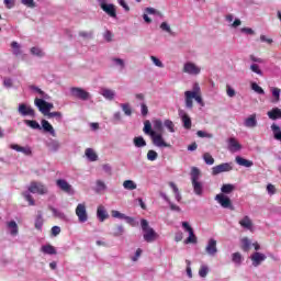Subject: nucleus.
<instances>
[{
  "mask_svg": "<svg viewBox=\"0 0 281 281\" xmlns=\"http://www.w3.org/2000/svg\"><path fill=\"white\" fill-rule=\"evenodd\" d=\"M18 113H20L22 117H36V112L34 111V109L25 103L19 104Z\"/></svg>",
  "mask_w": 281,
  "mask_h": 281,
  "instance_id": "11",
  "label": "nucleus"
},
{
  "mask_svg": "<svg viewBox=\"0 0 281 281\" xmlns=\"http://www.w3.org/2000/svg\"><path fill=\"white\" fill-rule=\"evenodd\" d=\"M235 161L238 164V166H243L244 168H251V166H254V161L245 159L240 156H237Z\"/></svg>",
  "mask_w": 281,
  "mask_h": 281,
  "instance_id": "27",
  "label": "nucleus"
},
{
  "mask_svg": "<svg viewBox=\"0 0 281 281\" xmlns=\"http://www.w3.org/2000/svg\"><path fill=\"white\" fill-rule=\"evenodd\" d=\"M190 93H193V95H201V86H199V83H193V88L190 91Z\"/></svg>",
  "mask_w": 281,
  "mask_h": 281,
  "instance_id": "61",
  "label": "nucleus"
},
{
  "mask_svg": "<svg viewBox=\"0 0 281 281\" xmlns=\"http://www.w3.org/2000/svg\"><path fill=\"white\" fill-rule=\"evenodd\" d=\"M50 211L53 212V216H55V218H59V221H67V215L65 212L56 207H50Z\"/></svg>",
  "mask_w": 281,
  "mask_h": 281,
  "instance_id": "33",
  "label": "nucleus"
},
{
  "mask_svg": "<svg viewBox=\"0 0 281 281\" xmlns=\"http://www.w3.org/2000/svg\"><path fill=\"white\" fill-rule=\"evenodd\" d=\"M233 190H235L234 184H223L221 188V192H223V194H232Z\"/></svg>",
  "mask_w": 281,
  "mask_h": 281,
  "instance_id": "49",
  "label": "nucleus"
},
{
  "mask_svg": "<svg viewBox=\"0 0 281 281\" xmlns=\"http://www.w3.org/2000/svg\"><path fill=\"white\" fill-rule=\"evenodd\" d=\"M124 234V226L119 225L116 228L113 229V236H122Z\"/></svg>",
  "mask_w": 281,
  "mask_h": 281,
  "instance_id": "63",
  "label": "nucleus"
},
{
  "mask_svg": "<svg viewBox=\"0 0 281 281\" xmlns=\"http://www.w3.org/2000/svg\"><path fill=\"white\" fill-rule=\"evenodd\" d=\"M21 3L26 8H31V9L36 8V2H34V0H21Z\"/></svg>",
  "mask_w": 281,
  "mask_h": 281,
  "instance_id": "60",
  "label": "nucleus"
},
{
  "mask_svg": "<svg viewBox=\"0 0 281 281\" xmlns=\"http://www.w3.org/2000/svg\"><path fill=\"white\" fill-rule=\"evenodd\" d=\"M70 95H72V98H77V100H82L83 102H87V100H91V93L78 87L70 88Z\"/></svg>",
  "mask_w": 281,
  "mask_h": 281,
  "instance_id": "5",
  "label": "nucleus"
},
{
  "mask_svg": "<svg viewBox=\"0 0 281 281\" xmlns=\"http://www.w3.org/2000/svg\"><path fill=\"white\" fill-rule=\"evenodd\" d=\"M227 143H228V150L231 153H238V150L243 148L240 143H238V140L235 137L228 138Z\"/></svg>",
  "mask_w": 281,
  "mask_h": 281,
  "instance_id": "17",
  "label": "nucleus"
},
{
  "mask_svg": "<svg viewBox=\"0 0 281 281\" xmlns=\"http://www.w3.org/2000/svg\"><path fill=\"white\" fill-rule=\"evenodd\" d=\"M145 12L147 14H153L154 16H158V19H164V13H161V11L153 8V7H148L145 9Z\"/></svg>",
  "mask_w": 281,
  "mask_h": 281,
  "instance_id": "39",
  "label": "nucleus"
},
{
  "mask_svg": "<svg viewBox=\"0 0 281 281\" xmlns=\"http://www.w3.org/2000/svg\"><path fill=\"white\" fill-rule=\"evenodd\" d=\"M85 155L88 160L98 161V154H95V150H93V148H87Z\"/></svg>",
  "mask_w": 281,
  "mask_h": 281,
  "instance_id": "34",
  "label": "nucleus"
},
{
  "mask_svg": "<svg viewBox=\"0 0 281 281\" xmlns=\"http://www.w3.org/2000/svg\"><path fill=\"white\" fill-rule=\"evenodd\" d=\"M35 106H37L38 111L43 113V115H48L49 110L47 108V104L45 103V99H35Z\"/></svg>",
  "mask_w": 281,
  "mask_h": 281,
  "instance_id": "21",
  "label": "nucleus"
},
{
  "mask_svg": "<svg viewBox=\"0 0 281 281\" xmlns=\"http://www.w3.org/2000/svg\"><path fill=\"white\" fill-rule=\"evenodd\" d=\"M202 159L206 166H214V157H212V154L204 153Z\"/></svg>",
  "mask_w": 281,
  "mask_h": 281,
  "instance_id": "45",
  "label": "nucleus"
},
{
  "mask_svg": "<svg viewBox=\"0 0 281 281\" xmlns=\"http://www.w3.org/2000/svg\"><path fill=\"white\" fill-rule=\"evenodd\" d=\"M123 188L125 190H137V184L133 180H125L123 182Z\"/></svg>",
  "mask_w": 281,
  "mask_h": 281,
  "instance_id": "46",
  "label": "nucleus"
},
{
  "mask_svg": "<svg viewBox=\"0 0 281 281\" xmlns=\"http://www.w3.org/2000/svg\"><path fill=\"white\" fill-rule=\"evenodd\" d=\"M178 115L182 120L183 127L187 128V131H190V128H192V119L189 117L186 110H179Z\"/></svg>",
  "mask_w": 281,
  "mask_h": 281,
  "instance_id": "14",
  "label": "nucleus"
},
{
  "mask_svg": "<svg viewBox=\"0 0 281 281\" xmlns=\"http://www.w3.org/2000/svg\"><path fill=\"white\" fill-rule=\"evenodd\" d=\"M164 126L169 131V133H175V123L171 120H165Z\"/></svg>",
  "mask_w": 281,
  "mask_h": 281,
  "instance_id": "55",
  "label": "nucleus"
},
{
  "mask_svg": "<svg viewBox=\"0 0 281 281\" xmlns=\"http://www.w3.org/2000/svg\"><path fill=\"white\" fill-rule=\"evenodd\" d=\"M31 89L32 91H35V93H38L40 98L43 100H49V94L45 93V91L41 90V88L32 86Z\"/></svg>",
  "mask_w": 281,
  "mask_h": 281,
  "instance_id": "44",
  "label": "nucleus"
},
{
  "mask_svg": "<svg viewBox=\"0 0 281 281\" xmlns=\"http://www.w3.org/2000/svg\"><path fill=\"white\" fill-rule=\"evenodd\" d=\"M11 48L13 56H21L23 54V50L21 49V44H19V42H12Z\"/></svg>",
  "mask_w": 281,
  "mask_h": 281,
  "instance_id": "36",
  "label": "nucleus"
},
{
  "mask_svg": "<svg viewBox=\"0 0 281 281\" xmlns=\"http://www.w3.org/2000/svg\"><path fill=\"white\" fill-rule=\"evenodd\" d=\"M101 10H103V12H105V14H108V16H111V19H117V12L115 10V4H113V3L105 4V5H103V8Z\"/></svg>",
  "mask_w": 281,
  "mask_h": 281,
  "instance_id": "20",
  "label": "nucleus"
},
{
  "mask_svg": "<svg viewBox=\"0 0 281 281\" xmlns=\"http://www.w3.org/2000/svg\"><path fill=\"white\" fill-rule=\"evenodd\" d=\"M112 65L114 67H117L120 71H124V69L126 68V63L124 61V59L117 57L112 58Z\"/></svg>",
  "mask_w": 281,
  "mask_h": 281,
  "instance_id": "29",
  "label": "nucleus"
},
{
  "mask_svg": "<svg viewBox=\"0 0 281 281\" xmlns=\"http://www.w3.org/2000/svg\"><path fill=\"white\" fill-rule=\"evenodd\" d=\"M232 170H234V164L223 162V164L214 166L212 168V176L216 177L217 175H221L222 172H232Z\"/></svg>",
  "mask_w": 281,
  "mask_h": 281,
  "instance_id": "9",
  "label": "nucleus"
},
{
  "mask_svg": "<svg viewBox=\"0 0 281 281\" xmlns=\"http://www.w3.org/2000/svg\"><path fill=\"white\" fill-rule=\"evenodd\" d=\"M200 177H201V170H199V168L196 167H193L191 169V183H192L193 192L194 194H196V196L203 195V182L199 181Z\"/></svg>",
  "mask_w": 281,
  "mask_h": 281,
  "instance_id": "3",
  "label": "nucleus"
},
{
  "mask_svg": "<svg viewBox=\"0 0 281 281\" xmlns=\"http://www.w3.org/2000/svg\"><path fill=\"white\" fill-rule=\"evenodd\" d=\"M140 227L144 232L143 238L146 243H153L157 238L158 235L155 233V229L148 225V221L142 220Z\"/></svg>",
  "mask_w": 281,
  "mask_h": 281,
  "instance_id": "4",
  "label": "nucleus"
},
{
  "mask_svg": "<svg viewBox=\"0 0 281 281\" xmlns=\"http://www.w3.org/2000/svg\"><path fill=\"white\" fill-rule=\"evenodd\" d=\"M251 239H249V237H244L241 239V249L243 251H249V249H251Z\"/></svg>",
  "mask_w": 281,
  "mask_h": 281,
  "instance_id": "42",
  "label": "nucleus"
},
{
  "mask_svg": "<svg viewBox=\"0 0 281 281\" xmlns=\"http://www.w3.org/2000/svg\"><path fill=\"white\" fill-rule=\"evenodd\" d=\"M57 188L61 190V192H65L66 194H69V196H74L76 194V191L74 190V187L67 182L65 179H58L56 181Z\"/></svg>",
  "mask_w": 281,
  "mask_h": 281,
  "instance_id": "10",
  "label": "nucleus"
},
{
  "mask_svg": "<svg viewBox=\"0 0 281 281\" xmlns=\"http://www.w3.org/2000/svg\"><path fill=\"white\" fill-rule=\"evenodd\" d=\"M150 60L151 63H154L155 67H159L160 69H164V63L159 58L151 55Z\"/></svg>",
  "mask_w": 281,
  "mask_h": 281,
  "instance_id": "58",
  "label": "nucleus"
},
{
  "mask_svg": "<svg viewBox=\"0 0 281 281\" xmlns=\"http://www.w3.org/2000/svg\"><path fill=\"white\" fill-rule=\"evenodd\" d=\"M272 133H273V137L274 139H277V142H281V127L280 125L273 123L271 126H270Z\"/></svg>",
  "mask_w": 281,
  "mask_h": 281,
  "instance_id": "30",
  "label": "nucleus"
},
{
  "mask_svg": "<svg viewBox=\"0 0 281 281\" xmlns=\"http://www.w3.org/2000/svg\"><path fill=\"white\" fill-rule=\"evenodd\" d=\"M41 128L44 133H48L52 137H56V130H54V126L47 120H42Z\"/></svg>",
  "mask_w": 281,
  "mask_h": 281,
  "instance_id": "19",
  "label": "nucleus"
},
{
  "mask_svg": "<svg viewBox=\"0 0 281 281\" xmlns=\"http://www.w3.org/2000/svg\"><path fill=\"white\" fill-rule=\"evenodd\" d=\"M43 223H44V220H43V214L38 213L36 218H35V229H43Z\"/></svg>",
  "mask_w": 281,
  "mask_h": 281,
  "instance_id": "47",
  "label": "nucleus"
},
{
  "mask_svg": "<svg viewBox=\"0 0 281 281\" xmlns=\"http://www.w3.org/2000/svg\"><path fill=\"white\" fill-rule=\"evenodd\" d=\"M270 120H281V110L280 108H273L272 110L268 111L267 113Z\"/></svg>",
  "mask_w": 281,
  "mask_h": 281,
  "instance_id": "26",
  "label": "nucleus"
},
{
  "mask_svg": "<svg viewBox=\"0 0 281 281\" xmlns=\"http://www.w3.org/2000/svg\"><path fill=\"white\" fill-rule=\"evenodd\" d=\"M32 56H36L37 58H43L45 56V52H43V48L38 46H34L30 49Z\"/></svg>",
  "mask_w": 281,
  "mask_h": 281,
  "instance_id": "40",
  "label": "nucleus"
},
{
  "mask_svg": "<svg viewBox=\"0 0 281 281\" xmlns=\"http://www.w3.org/2000/svg\"><path fill=\"white\" fill-rule=\"evenodd\" d=\"M232 260L235 265H243V255L240 252H234L232 255Z\"/></svg>",
  "mask_w": 281,
  "mask_h": 281,
  "instance_id": "51",
  "label": "nucleus"
},
{
  "mask_svg": "<svg viewBox=\"0 0 281 281\" xmlns=\"http://www.w3.org/2000/svg\"><path fill=\"white\" fill-rule=\"evenodd\" d=\"M205 251L209 256H216V254H218V248H216V239L214 238H211L209 241H207V245L205 247Z\"/></svg>",
  "mask_w": 281,
  "mask_h": 281,
  "instance_id": "15",
  "label": "nucleus"
},
{
  "mask_svg": "<svg viewBox=\"0 0 281 281\" xmlns=\"http://www.w3.org/2000/svg\"><path fill=\"white\" fill-rule=\"evenodd\" d=\"M7 229L11 236H19V224L14 221L7 222Z\"/></svg>",
  "mask_w": 281,
  "mask_h": 281,
  "instance_id": "23",
  "label": "nucleus"
},
{
  "mask_svg": "<svg viewBox=\"0 0 281 281\" xmlns=\"http://www.w3.org/2000/svg\"><path fill=\"white\" fill-rule=\"evenodd\" d=\"M182 71L183 74H188V76H199L201 74V67L192 61H187L183 64Z\"/></svg>",
  "mask_w": 281,
  "mask_h": 281,
  "instance_id": "8",
  "label": "nucleus"
},
{
  "mask_svg": "<svg viewBox=\"0 0 281 281\" xmlns=\"http://www.w3.org/2000/svg\"><path fill=\"white\" fill-rule=\"evenodd\" d=\"M207 273H210V268L207 266H201L199 270L200 278H207Z\"/></svg>",
  "mask_w": 281,
  "mask_h": 281,
  "instance_id": "57",
  "label": "nucleus"
},
{
  "mask_svg": "<svg viewBox=\"0 0 281 281\" xmlns=\"http://www.w3.org/2000/svg\"><path fill=\"white\" fill-rule=\"evenodd\" d=\"M47 147L49 148V150H52V153H58V150H60V142H58L57 139H50L47 143Z\"/></svg>",
  "mask_w": 281,
  "mask_h": 281,
  "instance_id": "32",
  "label": "nucleus"
},
{
  "mask_svg": "<svg viewBox=\"0 0 281 281\" xmlns=\"http://www.w3.org/2000/svg\"><path fill=\"white\" fill-rule=\"evenodd\" d=\"M48 190L47 187H45V184H43L42 182H36L33 181L30 183V186L27 187V191L23 192V198L25 199V201L29 202V205H36V202L34 201V198H32V194H47Z\"/></svg>",
  "mask_w": 281,
  "mask_h": 281,
  "instance_id": "2",
  "label": "nucleus"
},
{
  "mask_svg": "<svg viewBox=\"0 0 281 281\" xmlns=\"http://www.w3.org/2000/svg\"><path fill=\"white\" fill-rule=\"evenodd\" d=\"M280 93H281V90L280 88H271V94H272V102L274 104H278V102H280Z\"/></svg>",
  "mask_w": 281,
  "mask_h": 281,
  "instance_id": "41",
  "label": "nucleus"
},
{
  "mask_svg": "<svg viewBox=\"0 0 281 281\" xmlns=\"http://www.w3.org/2000/svg\"><path fill=\"white\" fill-rule=\"evenodd\" d=\"M48 120H52V117H55L57 122H63V113L61 112H49L48 115H46Z\"/></svg>",
  "mask_w": 281,
  "mask_h": 281,
  "instance_id": "53",
  "label": "nucleus"
},
{
  "mask_svg": "<svg viewBox=\"0 0 281 281\" xmlns=\"http://www.w3.org/2000/svg\"><path fill=\"white\" fill-rule=\"evenodd\" d=\"M143 133L150 137L154 146H157V148H170V144L166 143L161 133L153 130V124L148 120L144 122Z\"/></svg>",
  "mask_w": 281,
  "mask_h": 281,
  "instance_id": "1",
  "label": "nucleus"
},
{
  "mask_svg": "<svg viewBox=\"0 0 281 281\" xmlns=\"http://www.w3.org/2000/svg\"><path fill=\"white\" fill-rule=\"evenodd\" d=\"M182 228L189 234V237L184 240V245H196V235H194V229L190 226V223L182 222Z\"/></svg>",
  "mask_w": 281,
  "mask_h": 281,
  "instance_id": "7",
  "label": "nucleus"
},
{
  "mask_svg": "<svg viewBox=\"0 0 281 281\" xmlns=\"http://www.w3.org/2000/svg\"><path fill=\"white\" fill-rule=\"evenodd\" d=\"M101 95L105 98V100H114L115 99V92L109 88L101 89Z\"/></svg>",
  "mask_w": 281,
  "mask_h": 281,
  "instance_id": "31",
  "label": "nucleus"
},
{
  "mask_svg": "<svg viewBox=\"0 0 281 281\" xmlns=\"http://www.w3.org/2000/svg\"><path fill=\"white\" fill-rule=\"evenodd\" d=\"M194 93L190 92V90L184 92V102L187 109H192L194 106Z\"/></svg>",
  "mask_w": 281,
  "mask_h": 281,
  "instance_id": "24",
  "label": "nucleus"
},
{
  "mask_svg": "<svg viewBox=\"0 0 281 281\" xmlns=\"http://www.w3.org/2000/svg\"><path fill=\"white\" fill-rule=\"evenodd\" d=\"M133 144L136 148H144L146 146V139H144V136H136L133 139Z\"/></svg>",
  "mask_w": 281,
  "mask_h": 281,
  "instance_id": "35",
  "label": "nucleus"
},
{
  "mask_svg": "<svg viewBox=\"0 0 281 281\" xmlns=\"http://www.w3.org/2000/svg\"><path fill=\"white\" fill-rule=\"evenodd\" d=\"M160 30H162V32H167V34H172V29H170V24L167 22H162L160 24Z\"/></svg>",
  "mask_w": 281,
  "mask_h": 281,
  "instance_id": "62",
  "label": "nucleus"
},
{
  "mask_svg": "<svg viewBox=\"0 0 281 281\" xmlns=\"http://www.w3.org/2000/svg\"><path fill=\"white\" fill-rule=\"evenodd\" d=\"M111 214L113 218H119L120 221H124V218H126V214L120 213V211H112Z\"/></svg>",
  "mask_w": 281,
  "mask_h": 281,
  "instance_id": "59",
  "label": "nucleus"
},
{
  "mask_svg": "<svg viewBox=\"0 0 281 281\" xmlns=\"http://www.w3.org/2000/svg\"><path fill=\"white\" fill-rule=\"evenodd\" d=\"M157 157H159V154H157V151L150 149L147 153V159L148 161H157Z\"/></svg>",
  "mask_w": 281,
  "mask_h": 281,
  "instance_id": "56",
  "label": "nucleus"
},
{
  "mask_svg": "<svg viewBox=\"0 0 281 281\" xmlns=\"http://www.w3.org/2000/svg\"><path fill=\"white\" fill-rule=\"evenodd\" d=\"M169 187L173 191L176 201H178V203H181V192H179V188L177 187V184H175V182H169Z\"/></svg>",
  "mask_w": 281,
  "mask_h": 281,
  "instance_id": "38",
  "label": "nucleus"
},
{
  "mask_svg": "<svg viewBox=\"0 0 281 281\" xmlns=\"http://www.w3.org/2000/svg\"><path fill=\"white\" fill-rule=\"evenodd\" d=\"M244 126L246 128H256L258 126V119L256 117V114H250L248 117L244 121Z\"/></svg>",
  "mask_w": 281,
  "mask_h": 281,
  "instance_id": "18",
  "label": "nucleus"
},
{
  "mask_svg": "<svg viewBox=\"0 0 281 281\" xmlns=\"http://www.w3.org/2000/svg\"><path fill=\"white\" fill-rule=\"evenodd\" d=\"M251 89L252 91H255V93H258L259 95H265V89H262V87H260L258 83L252 82Z\"/></svg>",
  "mask_w": 281,
  "mask_h": 281,
  "instance_id": "54",
  "label": "nucleus"
},
{
  "mask_svg": "<svg viewBox=\"0 0 281 281\" xmlns=\"http://www.w3.org/2000/svg\"><path fill=\"white\" fill-rule=\"evenodd\" d=\"M140 113L143 117H146V115H148V105H146V102L140 103Z\"/></svg>",
  "mask_w": 281,
  "mask_h": 281,
  "instance_id": "64",
  "label": "nucleus"
},
{
  "mask_svg": "<svg viewBox=\"0 0 281 281\" xmlns=\"http://www.w3.org/2000/svg\"><path fill=\"white\" fill-rule=\"evenodd\" d=\"M42 254H46L47 256H56V248L49 244L41 247Z\"/></svg>",
  "mask_w": 281,
  "mask_h": 281,
  "instance_id": "28",
  "label": "nucleus"
},
{
  "mask_svg": "<svg viewBox=\"0 0 281 281\" xmlns=\"http://www.w3.org/2000/svg\"><path fill=\"white\" fill-rule=\"evenodd\" d=\"M79 223H87L89 221V213H87V204L79 203L75 210Z\"/></svg>",
  "mask_w": 281,
  "mask_h": 281,
  "instance_id": "6",
  "label": "nucleus"
},
{
  "mask_svg": "<svg viewBox=\"0 0 281 281\" xmlns=\"http://www.w3.org/2000/svg\"><path fill=\"white\" fill-rule=\"evenodd\" d=\"M250 71H252V74H256L257 76H265V72H262V69H260V66L258 64H251Z\"/></svg>",
  "mask_w": 281,
  "mask_h": 281,
  "instance_id": "48",
  "label": "nucleus"
},
{
  "mask_svg": "<svg viewBox=\"0 0 281 281\" xmlns=\"http://www.w3.org/2000/svg\"><path fill=\"white\" fill-rule=\"evenodd\" d=\"M153 126L155 133H161V131H164V122L161 121V119L153 120Z\"/></svg>",
  "mask_w": 281,
  "mask_h": 281,
  "instance_id": "37",
  "label": "nucleus"
},
{
  "mask_svg": "<svg viewBox=\"0 0 281 281\" xmlns=\"http://www.w3.org/2000/svg\"><path fill=\"white\" fill-rule=\"evenodd\" d=\"M215 201H217V203H220V205H222L225 210H234L232 200L223 193L217 194L215 196Z\"/></svg>",
  "mask_w": 281,
  "mask_h": 281,
  "instance_id": "12",
  "label": "nucleus"
},
{
  "mask_svg": "<svg viewBox=\"0 0 281 281\" xmlns=\"http://www.w3.org/2000/svg\"><path fill=\"white\" fill-rule=\"evenodd\" d=\"M121 109L124 112L125 115L131 116L133 115V110L131 109V104L128 103H122Z\"/></svg>",
  "mask_w": 281,
  "mask_h": 281,
  "instance_id": "52",
  "label": "nucleus"
},
{
  "mask_svg": "<svg viewBox=\"0 0 281 281\" xmlns=\"http://www.w3.org/2000/svg\"><path fill=\"white\" fill-rule=\"evenodd\" d=\"M239 225L244 228V229H248V232H254V222H251V218L249 216H244V218H241L239 221Z\"/></svg>",
  "mask_w": 281,
  "mask_h": 281,
  "instance_id": "22",
  "label": "nucleus"
},
{
  "mask_svg": "<svg viewBox=\"0 0 281 281\" xmlns=\"http://www.w3.org/2000/svg\"><path fill=\"white\" fill-rule=\"evenodd\" d=\"M11 150H15L16 153H22V155H25L26 157H30L32 155V148L30 146H21L16 144L10 145Z\"/></svg>",
  "mask_w": 281,
  "mask_h": 281,
  "instance_id": "16",
  "label": "nucleus"
},
{
  "mask_svg": "<svg viewBox=\"0 0 281 281\" xmlns=\"http://www.w3.org/2000/svg\"><path fill=\"white\" fill-rule=\"evenodd\" d=\"M250 260L252 262V267H260L265 260H267V255L256 251L250 255Z\"/></svg>",
  "mask_w": 281,
  "mask_h": 281,
  "instance_id": "13",
  "label": "nucleus"
},
{
  "mask_svg": "<svg viewBox=\"0 0 281 281\" xmlns=\"http://www.w3.org/2000/svg\"><path fill=\"white\" fill-rule=\"evenodd\" d=\"M94 190L95 192H104L106 190V183L102 180H97Z\"/></svg>",
  "mask_w": 281,
  "mask_h": 281,
  "instance_id": "50",
  "label": "nucleus"
},
{
  "mask_svg": "<svg viewBox=\"0 0 281 281\" xmlns=\"http://www.w3.org/2000/svg\"><path fill=\"white\" fill-rule=\"evenodd\" d=\"M97 217L99 218V221L101 223H104V221H106V218H109V213L106 212L104 206L101 205V206L98 207Z\"/></svg>",
  "mask_w": 281,
  "mask_h": 281,
  "instance_id": "25",
  "label": "nucleus"
},
{
  "mask_svg": "<svg viewBox=\"0 0 281 281\" xmlns=\"http://www.w3.org/2000/svg\"><path fill=\"white\" fill-rule=\"evenodd\" d=\"M24 124H26V126H30V128H33V131H41V124H38V122L36 121H32V120H25Z\"/></svg>",
  "mask_w": 281,
  "mask_h": 281,
  "instance_id": "43",
  "label": "nucleus"
}]
</instances>
